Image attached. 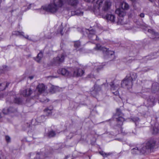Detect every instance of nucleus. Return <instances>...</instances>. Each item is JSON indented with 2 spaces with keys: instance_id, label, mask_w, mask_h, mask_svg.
Listing matches in <instances>:
<instances>
[{
  "instance_id": "nucleus-28",
  "label": "nucleus",
  "mask_w": 159,
  "mask_h": 159,
  "mask_svg": "<svg viewBox=\"0 0 159 159\" xmlns=\"http://www.w3.org/2000/svg\"><path fill=\"white\" fill-rule=\"evenodd\" d=\"M48 136L49 138L53 137L56 135V133L53 130H51L48 133Z\"/></svg>"
},
{
  "instance_id": "nucleus-8",
  "label": "nucleus",
  "mask_w": 159,
  "mask_h": 159,
  "mask_svg": "<svg viewBox=\"0 0 159 159\" xmlns=\"http://www.w3.org/2000/svg\"><path fill=\"white\" fill-rule=\"evenodd\" d=\"M85 32L89 39L92 40H98V37L96 35L95 31L93 29H85Z\"/></svg>"
},
{
  "instance_id": "nucleus-45",
  "label": "nucleus",
  "mask_w": 159,
  "mask_h": 159,
  "mask_svg": "<svg viewBox=\"0 0 159 159\" xmlns=\"http://www.w3.org/2000/svg\"><path fill=\"white\" fill-rule=\"evenodd\" d=\"M66 9L68 11L70 10H71V8L69 7H66Z\"/></svg>"
},
{
  "instance_id": "nucleus-10",
  "label": "nucleus",
  "mask_w": 159,
  "mask_h": 159,
  "mask_svg": "<svg viewBox=\"0 0 159 159\" xmlns=\"http://www.w3.org/2000/svg\"><path fill=\"white\" fill-rule=\"evenodd\" d=\"M57 72L58 74L65 76H71L72 75L71 72H70L68 69L65 68L59 69L57 71Z\"/></svg>"
},
{
  "instance_id": "nucleus-6",
  "label": "nucleus",
  "mask_w": 159,
  "mask_h": 159,
  "mask_svg": "<svg viewBox=\"0 0 159 159\" xmlns=\"http://www.w3.org/2000/svg\"><path fill=\"white\" fill-rule=\"evenodd\" d=\"M96 50H102L103 52L109 57L111 56L114 55V52L113 51H110L108 49L104 47H102L99 44H97L94 48Z\"/></svg>"
},
{
  "instance_id": "nucleus-52",
  "label": "nucleus",
  "mask_w": 159,
  "mask_h": 159,
  "mask_svg": "<svg viewBox=\"0 0 159 159\" xmlns=\"http://www.w3.org/2000/svg\"><path fill=\"white\" fill-rule=\"evenodd\" d=\"M23 8H26V7H23Z\"/></svg>"
},
{
  "instance_id": "nucleus-46",
  "label": "nucleus",
  "mask_w": 159,
  "mask_h": 159,
  "mask_svg": "<svg viewBox=\"0 0 159 159\" xmlns=\"http://www.w3.org/2000/svg\"><path fill=\"white\" fill-rule=\"evenodd\" d=\"M29 78L30 80H32V79L33 78V76H30L29 77Z\"/></svg>"
},
{
  "instance_id": "nucleus-2",
  "label": "nucleus",
  "mask_w": 159,
  "mask_h": 159,
  "mask_svg": "<svg viewBox=\"0 0 159 159\" xmlns=\"http://www.w3.org/2000/svg\"><path fill=\"white\" fill-rule=\"evenodd\" d=\"M64 5V0H52L48 6H43V10L52 13L59 12Z\"/></svg>"
},
{
  "instance_id": "nucleus-30",
  "label": "nucleus",
  "mask_w": 159,
  "mask_h": 159,
  "mask_svg": "<svg viewBox=\"0 0 159 159\" xmlns=\"http://www.w3.org/2000/svg\"><path fill=\"white\" fill-rule=\"evenodd\" d=\"M99 153L100 154L104 157H107L111 154V153H106L103 151H101Z\"/></svg>"
},
{
  "instance_id": "nucleus-5",
  "label": "nucleus",
  "mask_w": 159,
  "mask_h": 159,
  "mask_svg": "<svg viewBox=\"0 0 159 159\" xmlns=\"http://www.w3.org/2000/svg\"><path fill=\"white\" fill-rule=\"evenodd\" d=\"M122 113L120 111V110L119 109H116V116H118V118H116L117 121L119 122L120 126L119 128L120 129V131L122 134L123 135H126L127 134V133H125V131H123V129L121 127V125H123V121H124V118L121 116L122 115Z\"/></svg>"
},
{
  "instance_id": "nucleus-44",
  "label": "nucleus",
  "mask_w": 159,
  "mask_h": 159,
  "mask_svg": "<svg viewBox=\"0 0 159 159\" xmlns=\"http://www.w3.org/2000/svg\"><path fill=\"white\" fill-rule=\"evenodd\" d=\"M140 16L141 17H144V14L143 13H141L140 15Z\"/></svg>"
},
{
  "instance_id": "nucleus-13",
  "label": "nucleus",
  "mask_w": 159,
  "mask_h": 159,
  "mask_svg": "<svg viewBox=\"0 0 159 159\" xmlns=\"http://www.w3.org/2000/svg\"><path fill=\"white\" fill-rule=\"evenodd\" d=\"M131 153L133 154H138L140 153H143L142 148L141 145H138L137 146L131 150Z\"/></svg>"
},
{
  "instance_id": "nucleus-31",
  "label": "nucleus",
  "mask_w": 159,
  "mask_h": 159,
  "mask_svg": "<svg viewBox=\"0 0 159 159\" xmlns=\"http://www.w3.org/2000/svg\"><path fill=\"white\" fill-rule=\"evenodd\" d=\"M53 108L52 107H50V109H49L48 108H46L44 111L45 112H46L47 113H48V115H50L52 113V111H51L52 110Z\"/></svg>"
},
{
  "instance_id": "nucleus-14",
  "label": "nucleus",
  "mask_w": 159,
  "mask_h": 159,
  "mask_svg": "<svg viewBox=\"0 0 159 159\" xmlns=\"http://www.w3.org/2000/svg\"><path fill=\"white\" fill-rule=\"evenodd\" d=\"M45 89V86L43 84H39L36 87V90L38 91L37 95H38L44 92Z\"/></svg>"
},
{
  "instance_id": "nucleus-20",
  "label": "nucleus",
  "mask_w": 159,
  "mask_h": 159,
  "mask_svg": "<svg viewBox=\"0 0 159 159\" xmlns=\"http://www.w3.org/2000/svg\"><path fill=\"white\" fill-rule=\"evenodd\" d=\"M71 14L72 16L77 15L79 16H82L83 14V12L80 10H77L76 11H72Z\"/></svg>"
},
{
  "instance_id": "nucleus-37",
  "label": "nucleus",
  "mask_w": 159,
  "mask_h": 159,
  "mask_svg": "<svg viewBox=\"0 0 159 159\" xmlns=\"http://www.w3.org/2000/svg\"><path fill=\"white\" fill-rule=\"evenodd\" d=\"M153 134H156L159 131V129L158 127H153Z\"/></svg>"
},
{
  "instance_id": "nucleus-48",
  "label": "nucleus",
  "mask_w": 159,
  "mask_h": 159,
  "mask_svg": "<svg viewBox=\"0 0 159 159\" xmlns=\"http://www.w3.org/2000/svg\"><path fill=\"white\" fill-rule=\"evenodd\" d=\"M4 0H0V4H1V3L2 1H4Z\"/></svg>"
},
{
  "instance_id": "nucleus-29",
  "label": "nucleus",
  "mask_w": 159,
  "mask_h": 159,
  "mask_svg": "<svg viewBox=\"0 0 159 159\" xmlns=\"http://www.w3.org/2000/svg\"><path fill=\"white\" fill-rule=\"evenodd\" d=\"M22 102V100L20 98H16L14 100V102L16 103L20 104Z\"/></svg>"
},
{
  "instance_id": "nucleus-41",
  "label": "nucleus",
  "mask_w": 159,
  "mask_h": 159,
  "mask_svg": "<svg viewBox=\"0 0 159 159\" xmlns=\"http://www.w3.org/2000/svg\"><path fill=\"white\" fill-rule=\"evenodd\" d=\"M5 139L7 142H9L10 141L11 139L7 135L5 136Z\"/></svg>"
},
{
  "instance_id": "nucleus-42",
  "label": "nucleus",
  "mask_w": 159,
  "mask_h": 159,
  "mask_svg": "<svg viewBox=\"0 0 159 159\" xmlns=\"http://www.w3.org/2000/svg\"><path fill=\"white\" fill-rule=\"evenodd\" d=\"M25 38L28 39V40L31 41L32 40L30 38H29V36L28 35H26V36H23Z\"/></svg>"
},
{
  "instance_id": "nucleus-39",
  "label": "nucleus",
  "mask_w": 159,
  "mask_h": 159,
  "mask_svg": "<svg viewBox=\"0 0 159 159\" xmlns=\"http://www.w3.org/2000/svg\"><path fill=\"white\" fill-rule=\"evenodd\" d=\"M58 30L59 31V33L61 35H63L64 33L63 32V29L62 26H60L58 29Z\"/></svg>"
},
{
  "instance_id": "nucleus-12",
  "label": "nucleus",
  "mask_w": 159,
  "mask_h": 159,
  "mask_svg": "<svg viewBox=\"0 0 159 159\" xmlns=\"http://www.w3.org/2000/svg\"><path fill=\"white\" fill-rule=\"evenodd\" d=\"M71 76H81L84 74V71L81 69L75 68L73 71L71 72Z\"/></svg>"
},
{
  "instance_id": "nucleus-18",
  "label": "nucleus",
  "mask_w": 159,
  "mask_h": 159,
  "mask_svg": "<svg viewBox=\"0 0 159 159\" xmlns=\"http://www.w3.org/2000/svg\"><path fill=\"white\" fill-rule=\"evenodd\" d=\"M152 92L155 93L159 90V84L157 82L153 83L152 85Z\"/></svg>"
},
{
  "instance_id": "nucleus-40",
  "label": "nucleus",
  "mask_w": 159,
  "mask_h": 159,
  "mask_svg": "<svg viewBox=\"0 0 159 159\" xmlns=\"http://www.w3.org/2000/svg\"><path fill=\"white\" fill-rule=\"evenodd\" d=\"M9 108H12V109H10V111H10L9 113H11L14 112L15 111H16V110L15 108H14L12 107H10Z\"/></svg>"
},
{
  "instance_id": "nucleus-47",
  "label": "nucleus",
  "mask_w": 159,
  "mask_h": 159,
  "mask_svg": "<svg viewBox=\"0 0 159 159\" xmlns=\"http://www.w3.org/2000/svg\"><path fill=\"white\" fill-rule=\"evenodd\" d=\"M116 139L118 140L119 141H121V139Z\"/></svg>"
},
{
  "instance_id": "nucleus-15",
  "label": "nucleus",
  "mask_w": 159,
  "mask_h": 159,
  "mask_svg": "<svg viewBox=\"0 0 159 159\" xmlns=\"http://www.w3.org/2000/svg\"><path fill=\"white\" fill-rule=\"evenodd\" d=\"M102 17L106 19L108 21H110L112 22H114L116 19L115 16L113 14H107L105 16H102Z\"/></svg>"
},
{
  "instance_id": "nucleus-34",
  "label": "nucleus",
  "mask_w": 159,
  "mask_h": 159,
  "mask_svg": "<svg viewBox=\"0 0 159 159\" xmlns=\"http://www.w3.org/2000/svg\"><path fill=\"white\" fill-rule=\"evenodd\" d=\"M34 159H43V155L39 153H38L37 154L36 157Z\"/></svg>"
},
{
  "instance_id": "nucleus-4",
  "label": "nucleus",
  "mask_w": 159,
  "mask_h": 159,
  "mask_svg": "<svg viewBox=\"0 0 159 159\" xmlns=\"http://www.w3.org/2000/svg\"><path fill=\"white\" fill-rule=\"evenodd\" d=\"M156 144V141L153 139L148 141L146 143L141 145L142 148V152L143 153L148 152L153 149Z\"/></svg>"
},
{
  "instance_id": "nucleus-43",
  "label": "nucleus",
  "mask_w": 159,
  "mask_h": 159,
  "mask_svg": "<svg viewBox=\"0 0 159 159\" xmlns=\"http://www.w3.org/2000/svg\"><path fill=\"white\" fill-rule=\"evenodd\" d=\"M85 1L87 2L93 3L94 1V0H84Z\"/></svg>"
},
{
  "instance_id": "nucleus-49",
  "label": "nucleus",
  "mask_w": 159,
  "mask_h": 159,
  "mask_svg": "<svg viewBox=\"0 0 159 159\" xmlns=\"http://www.w3.org/2000/svg\"><path fill=\"white\" fill-rule=\"evenodd\" d=\"M30 8V7H27V10H29Z\"/></svg>"
},
{
  "instance_id": "nucleus-35",
  "label": "nucleus",
  "mask_w": 159,
  "mask_h": 159,
  "mask_svg": "<svg viewBox=\"0 0 159 159\" xmlns=\"http://www.w3.org/2000/svg\"><path fill=\"white\" fill-rule=\"evenodd\" d=\"M80 45V42L79 41H75V42L74 47L75 48H78Z\"/></svg>"
},
{
  "instance_id": "nucleus-33",
  "label": "nucleus",
  "mask_w": 159,
  "mask_h": 159,
  "mask_svg": "<svg viewBox=\"0 0 159 159\" xmlns=\"http://www.w3.org/2000/svg\"><path fill=\"white\" fill-rule=\"evenodd\" d=\"M11 108H9L7 109H4L3 111L2 112L4 114H7L9 113L10 112V109H12Z\"/></svg>"
},
{
  "instance_id": "nucleus-17",
  "label": "nucleus",
  "mask_w": 159,
  "mask_h": 159,
  "mask_svg": "<svg viewBox=\"0 0 159 159\" xmlns=\"http://www.w3.org/2000/svg\"><path fill=\"white\" fill-rule=\"evenodd\" d=\"M67 4L73 7H75L79 3L78 0H66Z\"/></svg>"
},
{
  "instance_id": "nucleus-9",
  "label": "nucleus",
  "mask_w": 159,
  "mask_h": 159,
  "mask_svg": "<svg viewBox=\"0 0 159 159\" xmlns=\"http://www.w3.org/2000/svg\"><path fill=\"white\" fill-rule=\"evenodd\" d=\"M110 85L113 93L115 95H118L119 94V92L117 90L115 92H114V91L117 89L119 87V83H116L114 82H112L110 83Z\"/></svg>"
},
{
  "instance_id": "nucleus-50",
  "label": "nucleus",
  "mask_w": 159,
  "mask_h": 159,
  "mask_svg": "<svg viewBox=\"0 0 159 159\" xmlns=\"http://www.w3.org/2000/svg\"><path fill=\"white\" fill-rule=\"evenodd\" d=\"M149 1H150L151 2H152L153 1V0H149Z\"/></svg>"
},
{
  "instance_id": "nucleus-21",
  "label": "nucleus",
  "mask_w": 159,
  "mask_h": 159,
  "mask_svg": "<svg viewBox=\"0 0 159 159\" xmlns=\"http://www.w3.org/2000/svg\"><path fill=\"white\" fill-rule=\"evenodd\" d=\"M126 76H128V78L131 80L132 82L135 80L137 78V75L136 73L131 72L129 75Z\"/></svg>"
},
{
  "instance_id": "nucleus-26",
  "label": "nucleus",
  "mask_w": 159,
  "mask_h": 159,
  "mask_svg": "<svg viewBox=\"0 0 159 159\" xmlns=\"http://www.w3.org/2000/svg\"><path fill=\"white\" fill-rule=\"evenodd\" d=\"M36 121L39 123H41L45 120V117L43 116H42L37 118L36 119Z\"/></svg>"
},
{
  "instance_id": "nucleus-27",
  "label": "nucleus",
  "mask_w": 159,
  "mask_h": 159,
  "mask_svg": "<svg viewBox=\"0 0 159 159\" xmlns=\"http://www.w3.org/2000/svg\"><path fill=\"white\" fill-rule=\"evenodd\" d=\"M98 63H94V66L95 69L97 70V71H98L102 69L103 67V66L101 65H98Z\"/></svg>"
},
{
  "instance_id": "nucleus-22",
  "label": "nucleus",
  "mask_w": 159,
  "mask_h": 159,
  "mask_svg": "<svg viewBox=\"0 0 159 159\" xmlns=\"http://www.w3.org/2000/svg\"><path fill=\"white\" fill-rule=\"evenodd\" d=\"M9 84V83H3L0 84V91H2L4 90L6 88L8 87Z\"/></svg>"
},
{
  "instance_id": "nucleus-3",
  "label": "nucleus",
  "mask_w": 159,
  "mask_h": 159,
  "mask_svg": "<svg viewBox=\"0 0 159 159\" xmlns=\"http://www.w3.org/2000/svg\"><path fill=\"white\" fill-rule=\"evenodd\" d=\"M121 8L117 9L116 11V13L120 17L118 23L121 25H124L125 24L123 21V17L125 15V10L128 9L129 6L127 3L125 2L121 3L120 6Z\"/></svg>"
},
{
  "instance_id": "nucleus-24",
  "label": "nucleus",
  "mask_w": 159,
  "mask_h": 159,
  "mask_svg": "<svg viewBox=\"0 0 159 159\" xmlns=\"http://www.w3.org/2000/svg\"><path fill=\"white\" fill-rule=\"evenodd\" d=\"M24 33L23 32H20L19 31H14L12 32V35L16 36H24Z\"/></svg>"
},
{
  "instance_id": "nucleus-38",
  "label": "nucleus",
  "mask_w": 159,
  "mask_h": 159,
  "mask_svg": "<svg viewBox=\"0 0 159 159\" xmlns=\"http://www.w3.org/2000/svg\"><path fill=\"white\" fill-rule=\"evenodd\" d=\"M155 99L154 98H152L150 99V102H149V105H152L155 102Z\"/></svg>"
},
{
  "instance_id": "nucleus-51",
  "label": "nucleus",
  "mask_w": 159,
  "mask_h": 159,
  "mask_svg": "<svg viewBox=\"0 0 159 159\" xmlns=\"http://www.w3.org/2000/svg\"><path fill=\"white\" fill-rule=\"evenodd\" d=\"M131 1H134V0H131Z\"/></svg>"
},
{
  "instance_id": "nucleus-25",
  "label": "nucleus",
  "mask_w": 159,
  "mask_h": 159,
  "mask_svg": "<svg viewBox=\"0 0 159 159\" xmlns=\"http://www.w3.org/2000/svg\"><path fill=\"white\" fill-rule=\"evenodd\" d=\"M57 90L58 88L57 87L52 85L50 87V91L51 93H53L57 91Z\"/></svg>"
},
{
  "instance_id": "nucleus-23",
  "label": "nucleus",
  "mask_w": 159,
  "mask_h": 159,
  "mask_svg": "<svg viewBox=\"0 0 159 159\" xmlns=\"http://www.w3.org/2000/svg\"><path fill=\"white\" fill-rule=\"evenodd\" d=\"M43 56V53L42 52H40L37 56L35 58V60L38 62H39Z\"/></svg>"
},
{
  "instance_id": "nucleus-36",
  "label": "nucleus",
  "mask_w": 159,
  "mask_h": 159,
  "mask_svg": "<svg viewBox=\"0 0 159 159\" xmlns=\"http://www.w3.org/2000/svg\"><path fill=\"white\" fill-rule=\"evenodd\" d=\"M132 120L135 123V125L136 124L137 122H138L139 121V119L137 117H133Z\"/></svg>"
},
{
  "instance_id": "nucleus-19",
  "label": "nucleus",
  "mask_w": 159,
  "mask_h": 159,
  "mask_svg": "<svg viewBox=\"0 0 159 159\" xmlns=\"http://www.w3.org/2000/svg\"><path fill=\"white\" fill-rule=\"evenodd\" d=\"M148 32L150 33L152 35V38L153 39L159 38V34L154 31L152 29H148Z\"/></svg>"
},
{
  "instance_id": "nucleus-7",
  "label": "nucleus",
  "mask_w": 159,
  "mask_h": 159,
  "mask_svg": "<svg viewBox=\"0 0 159 159\" xmlns=\"http://www.w3.org/2000/svg\"><path fill=\"white\" fill-rule=\"evenodd\" d=\"M128 76H126L123 80L121 81V87L129 89L132 87L133 82L129 79Z\"/></svg>"
},
{
  "instance_id": "nucleus-32",
  "label": "nucleus",
  "mask_w": 159,
  "mask_h": 159,
  "mask_svg": "<svg viewBox=\"0 0 159 159\" xmlns=\"http://www.w3.org/2000/svg\"><path fill=\"white\" fill-rule=\"evenodd\" d=\"M156 58V57H155L153 55H150L145 57L144 59H147L148 60H151Z\"/></svg>"
},
{
  "instance_id": "nucleus-11",
  "label": "nucleus",
  "mask_w": 159,
  "mask_h": 159,
  "mask_svg": "<svg viewBox=\"0 0 159 159\" xmlns=\"http://www.w3.org/2000/svg\"><path fill=\"white\" fill-rule=\"evenodd\" d=\"M64 59L63 54L59 55L57 57L54 58L53 60V63L54 64H59L63 62Z\"/></svg>"
},
{
  "instance_id": "nucleus-16",
  "label": "nucleus",
  "mask_w": 159,
  "mask_h": 159,
  "mask_svg": "<svg viewBox=\"0 0 159 159\" xmlns=\"http://www.w3.org/2000/svg\"><path fill=\"white\" fill-rule=\"evenodd\" d=\"M32 93V91L30 88H27L20 92V94L24 97L30 96Z\"/></svg>"
},
{
  "instance_id": "nucleus-1",
  "label": "nucleus",
  "mask_w": 159,
  "mask_h": 159,
  "mask_svg": "<svg viewBox=\"0 0 159 159\" xmlns=\"http://www.w3.org/2000/svg\"><path fill=\"white\" fill-rule=\"evenodd\" d=\"M111 5V2L109 0L104 2V0H97L93 4V12L96 15H101L103 11L109 10Z\"/></svg>"
}]
</instances>
